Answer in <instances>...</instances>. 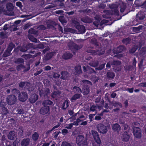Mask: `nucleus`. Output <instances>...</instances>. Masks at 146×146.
I'll return each instance as SVG.
<instances>
[{"instance_id": "37998d69", "label": "nucleus", "mask_w": 146, "mask_h": 146, "mask_svg": "<svg viewBox=\"0 0 146 146\" xmlns=\"http://www.w3.org/2000/svg\"><path fill=\"white\" fill-rule=\"evenodd\" d=\"M95 142L93 143V146H100V144L101 143V140H97V141H95Z\"/></svg>"}, {"instance_id": "6e6d98bb", "label": "nucleus", "mask_w": 146, "mask_h": 146, "mask_svg": "<svg viewBox=\"0 0 146 146\" xmlns=\"http://www.w3.org/2000/svg\"><path fill=\"white\" fill-rule=\"evenodd\" d=\"M53 76L54 78L57 79L59 78L60 75L58 73H55L54 74Z\"/></svg>"}, {"instance_id": "39448f33", "label": "nucleus", "mask_w": 146, "mask_h": 146, "mask_svg": "<svg viewBox=\"0 0 146 146\" xmlns=\"http://www.w3.org/2000/svg\"><path fill=\"white\" fill-rule=\"evenodd\" d=\"M134 136L136 138L140 139L142 136L141 131L139 127H134L133 128Z\"/></svg>"}, {"instance_id": "ea45409f", "label": "nucleus", "mask_w": 146, "mask_h": 146, "mask_svg": "<svg viewBox=\"0 0 146 146\" xmlns=\"http://www.w3.org/2000/svg\"><path fill=\"white\" fill-rule=\"evenodd\" d=\"M32 56L31 54H24L21 56V57L25 59V60L28 59L30 58Z\"/></svg>"}, {"instance_id": "c03bdc74", "label": "nucleus", "mask_w": 146, "mask_h": 146, "mask_svg": "<svg viewBox=\"0 0 146 146\" xmlns=\"http://www.w3.org/2000/svg\"><path fill=\"white\" fill-rule=\"evenodd\" d=\"M20 50L22 52H25L26 51H27L29 53H32L33 52L32 50H29L28 51L26 47L25 48H21Z\"/></svg>"}, {"instance_id": "1a4fd4ad", "label": "nucleus", "mask_w": 146, "mask_h": 146, "mask_svg": "<svg viewBox=\"0 0 146 146\" xmlns=\"http://www.w3.org/2000/svg\"><path fill=\"white\" fill-rule=\"evenodd\" d=\"M18 98L19 100L23 102H25L28 98V95L25 92L20 93Z\"/></svg>"}, {"instance_id": "0eeeda50", "label": "nucleus", "mask_w": 146, "mask_h": 146, "mask_svg": "<svg viewBox=\"0 0 146 146\" xmlns=\"http://www.w3.org/2000/svg\"><path fill=\"white\" fill-rule=\"evenodd\" d=\"M121 64V61L118 60H113L111 62V65L115 71L119 72L121 70L120 65Z\"/></svg>"}, {"instance_id": "f03ea898", "label": "nucleus", "mask_w": 146, "mask_h": 146, "mask_svg": "<svg viewBox=\"0 0 146 146\" xmlns=\"http://www.w3.org/2000/svg\"><path fill=\"white\" fill-rule=\"evenodd\" d=\"M76 142L79 146H87V139L84 136L79 135L76 138Z\"/></svg>"}, {"instance_id": "393cba45", "label": "nucleus", "mask_w": 146, "mask_h": 146, "mask_svg": "<svg viewBox=\"0 0 146 146\" xmlns=\"http://www.w3.org/2000/svg\"><path fill=\"white\" fill-rule=\"evenodd\" d=\"M72 56V54L69 52H66L63 55L62 58L64 59H68L71 58Z\"/></svg>"}, {"instance_id": "bf43d9fd", "label": "nucleus", "mask_w": 146, "mask_h": 146, "mask_svg": "<svg viewBox=\"0 0 146 146\" xmlns=\"http://www.w3.org/2000/svg\"><path fill=\"white\" fill-rule=\"evenodd\" d=\"M96 107L95 105H93L90 106V111L94 112L96 110Z\"/></svg>"}, {"instance_id": "473e14b6", "label": "nucleus", "mask_w": 146, "mask_h": 146, "mask_svg": "<svg viewBox=\"0 0 146 146\" xmlns=\"http://www.w3.org/2000/svg\"><path fill=\"white\" fill-rule=\"evenodd\" d=\"M68 103L69 102L68 101L65 100L64 102L63 103L62 105V108L63 110L66 109L69 106Z\"/></svg>"}, {"instance_id": "423d86ee", "label": "nucleus", "mask_w": 146, "mask_h": 146, "mask_svg": "<svg viewBox=\"0 0 146 146\" xmlns=\"http://www.w3.org/2000/svg\"><path fill=\"white\" fill-rule=\"evenodd\" d=\"M6 100L9 105H11L14 104L16 103L17 100V98L14 95H10L7 97Z\"/></svg>"}, {"instance_id": "20e7f679", "label": "nucleus", "mask_w": 146, "mask_h": 146, "mask_svg": "<svg viewBox=\"0 0 146 146\" xmlns=\"http://www.w3.org/2000/svg\"><path fill=\"white\" fill-rule=\"evenodd\" d=\"M110 8L111 9L110 13L112 15L117 16L119 15V13L117 10L118 5L115 4H112L109 5Z\"/></svg>"}, {"instance_id": "f3484780", "label": "nucleus", "mask_w": 146, "mask_h": 146, "mask_svg": "<svg viewBox=\"0 0 146 146\" xmlns=\"http://www.w3.org/2000/svg\"><path fill=\"white\" fill-rule=\"evenodd\" d=\"M112 128L113 131L117 132V133L119 132L121 129L120 125L118 123H115L113 124Z\"/></svg>"}, {"instance_id": "a211bd4d", "label": "nucleus", "mask_w": 146, "mask_h": 146, "mask_svg": "<svg viewBox=\"0 0 146 146\" xmlns=\"http://www.w3.org/2000/svg\"><path fill=\"white\" fill-rule=\"evenodd\" d=\"M76 28L81 33L83 34L85 32V27L83 25H78L76 26Z\"/></svg>"}, {"instance_id": "ddd939ff", "label": "nucleus", "mask_w": 146, "mask_h": 146, "mask_svg": "<svg viewBox=\"0 0 146 146\" xmlns=\"http://www.w3.org/2000/svg\"><path fill=\"white\" fill-rule=\"evenodd\" d=\"M115 76V73L110 71H108L106 76V79H108L109 80H113Z\"/></svg>"}, {"instance_id": "8fccbe9b", "label": "nucleus", "mask_w": 146, "mask_h": 146, "mask_svg": "<svg viewBox=\"0 0 146 146\" xmlns=\"http://www.w3.org/2000/svg\"><path fill=\"white\" fill-rule=\"evenodd\" d=\"M26 48L28 50H28H29L31 49L32 48H33V45L31 44H29L27 45L26 46Z\"/></svg>"}, {"instance_id": "7c9ffc66", "label": "nucleus", "mask_w": 146, "mask_h": 146, "mask_svg": "<svg viewBox=\"0 0 146 146\" xmlns=\"http://www.w3.org/2000/svg\"><path fill=\"white\" fill-rule=\"evenodd\" d=\"M73 90L74 93H80L82 92L81 88L79 87L74 86L73 88Z\"/></svg>"}, {"instance_id": "69168bd1", "label": "nucleus", "mask_w": 146, "mask_h": 146, "mask_svg": "<svg viewBox=\"0 0 146 146\" xmlns=\"http://www.w3.org/2000/svg\"><path fill=\"white\" fill-rule=\"evenodd\" d=\"M61 146H71L70 144L67 142H63Z\"/></svg>"}, {"instance_id": "58836bf2", "label": "nucleus", "mask_w": 146, "mask_h": 146, "mask_svg": "<svg viewBox=\"0 0 146 146\" xmlns=\"http://www.w3.org/2000/svg\"><path fill=\"white\" fill-rule=\"evenodd\" d=\"M11 92L14 95H15L16 96H17L18 95L19 96V94L20 93L19 90L16 88L13 89L12 90Z\"/></svg>"}, {"instance_id": "a18cd8bd", "label": "nucleus", "mask_w": 146, "mask_h": 146, "mask_svg": "<svg viewBox=\"0 0 146 146\" xmlns=\"http://www.w3.org/2000/svg\"><path fill=\"white\" fill-rule=\"evenodd\" d=\"M11 52H9L8 50L6 49V50L4 52L3 56L4 57H7L10 56Z\"/></svg>"}, {"instance_id": "c9c22d12", "label": "nucleus", "mask_w": 146, "mask_h": 146, "mask_svg": "<svg viewBox=\"0 0 146 146\" xmlns=\"http://www.w3.org/2000/svg\"><path fill=\"white\" fill-rule=\"evenodd\" d=\"M131 39L129 37H128L125 38H123L122 40V42L123 43L127 45L129 43Z\"/></svg>"}, {"instance_id": "cd10ccee", "label": "nucleus", "mask_w": 146, "mask_h": 146, "mask_svg": "<svg viewBox=\"0 0 146 146\" xmlns=\"http://www.w3.org/2000/svg\"><path fill=\"white\" fill-rule=\"evenodd\" d=\"M60 94V92L59 91H54L52 93L51 97L53 98H57Z\"/></svg>"}, {"instance_id": "338daca9", "label": "nucleus", "mask_w": 146, "mask_h": 146, "mask_svg": "<svg viewBox=\"0 0 146 146\" xmlns=\"http://www.w3.org/2000/svg\"><path fill=\"white\" fill-rule=\"evenodd\" d=\"M136 49L135 48H133L129 50V52L130 53H133L136 51Z\"/></svg>"}, {"instance_id": "c85d7f7f", "label": "nucleus", "mask_w": 146, "mask_h": 146, "mask_svg": "<svg viewBox=\"0 0 146 146\" xmlns=\"http://www.w3.org/2000/svg\"><path fill=\"white\" fill-rule=\"evenodd\" d=\"M68 72L66 71H62L61 72V78L64 80H65L68 78Z\"/></svg>"}, {"instance_id": "774afa93", "label": "nucleus", "mask_w": 146, "mask_h": 146, "mask_svg": "<svg viewBox=\"0 0 146 146\" xmlns=\"http://www.w3.org/2000/svg\"><path fill=\"white\" fill-rule=\"evenodd\" d=\"M43 69L46 71L50 70L51 69V67L50 66L48 65L44 67Z\"/></svg>"}, {"instance_id": "4be33fe9", "label": "nucleus", "mask_w": 146, "mask_h": 146, "mask_svg": "<svg viewBox=\"0 0 146 146\" xmlns=\"http://www.w3.org/2000/svg\"><path fill=\"white\" fill-rule=\"evenodd\" d=\"M7 136L8 139L11 140H13L16 137L15 132L13 131H10Z\"/></svg>"}, {"instance_id": "4c0bfd02", "label": "nucleus", "mask_w": 146, "mask_h": 146, "mask_svg": "<svg viewBox=\"0 0 146 146\" xmlns=\"http://www.w3.org/2000/svg\"><path fill=\"white\" fill-rule=\"evenodd\" d=\"M98 64V61H93L89 63V65L92 67H95L97 66Z\"/></svg>"}, {"instance_id": "79ce46f5", "label": "nucleus", "mask_w": 146, "mask_h": 146, "mask_svg": "<svg viewBox=\"0 0 146 146\" xmlns=\"http://www.w3.org/2000/svg\"><path fill=\"white\" fill-rule=\"evenodd\" d=\"M136 6L138 7H140L142 8L146 9V0L141 4L139 3H137Z\"/></svg>"}, {"instance_id": "2eb2a0df", "label": "nucleus", "mask_w": 146, "mask_h": 146, "mask_svg": "<svg viewBox=\"0 0 146 146\" xmlns=\"http://www.w3.org/2000/svg\"><path fill=\"white\" fill-rule=\"evenodd\" d=\"M145 17V13L143 11L139 12L136 15V20H143Z\"/></svg>"}, {"instance_id": "603ef678", "label": "nucleus", "mask_w": 146, "mask_h": 146, "mask_svg": "<svg viewBox=\"0 0 146 146\" xmlns=\"http://www.w3.org/2000/svg\"><path fill=\"white\" fill-rule=\"evenodd\" d=\"M106 64H102L100 65L99 67L97 68V69L99 70H101L103 69L105 67V66Z\"/></svg>"}, {"instance_id": "a878e982", "label": "nucleus", "mask_w": 146, "mask_h": 146, "mask_svg": "<svg viewBox=\"0 0 146 146\" xmlns=\"http://www.w3.org/2000/svg\"><path fill=\"white\" fill-rule=\"evenodd\" d=\"M81 20L83 22L86 23H90L92 22L91 20L88 16H86L82 18Z\"/></svg>"}, {"instance_id": "680f3d73", "label": "nucleus", "mask_w": 146, "mask_h": 146, "mask_svg": "<svg viewBox=\"0 0 146 146\" xmlns=\"http://www.w3.org/2000/svg\"><path fill=\"white\" fill-rule=\"evenodd\" d=\"M60 133V131H58L57 132H55L53 133V135L54 138H56L57 137L59 134Z\"/></svg>"}, {"instance_id": "3c124183", "label": "nucleus", "mask_w": 146, "mask_h": 146, "mask_svg": "<svg viewBox=\"0 0 146 146\" xmlns=\"http://www.w3.org/2000/svg\"><path fill=\"white\" fill-rule=\"evenodd\" d=\"M126 8V6L125 5H123L121 6V8L120 11L121 13L123 12Z\"/></svg>"}, {"instance_id": "c756f323", "label": "nucleus", "mask_w": 146, "mask_h": 146, "mask_svg": "<svg viewBox=\"0 0 146 146\" xmlns=\"http://www.w3.org/2000/svg\"><path fill=\"white\" fill-rule=\"evenodd\" d=\"M52 104L53 102L49 100H45L42 102V105L43 106H47V105H50Z\"/></svg>"}, {"instance_id": "e2e57ef3", "label": "nucleus", "mask_w": 146, "mask_h": 146, "mask_svg": "<svg viewBox=\"0 0 146 146\" xmlns=\"http://www.w3.org/2000/svg\"><path fill=\"white\" fill-rule=\"evenodd\" d=\"M68 133V131L66 129H63L62 130V133L63 135H65Z\"/></svg>"}, {"instance_id": "bb28decb", "label": "nucleus", "mask_w": 146, "mask_h": 146, "mask_svg": "<svg viewBox=\"0 0 146 146\" xmlns=\"http://www.w3.org/2000/svg\"><path fill=\"white\" fill-rule=\"evenodd\" d=\"M81 96L80 94L76 93L71 98V101L73 102L74 101L80 98Z\"/></svg>"}, {"instance_id": "f704fd0d", "label": "nucleus", "mask_w": 146, "mask_h": 146, "mask_svg": "<svg viewBox=\"0 0 146 146\" xmlns=\"http://www.w3.org/2000/svg\"><path fill=\"white\" fill-rule=\"evenodd\" d=\"M87 52L88 53H90L91 54L94 55L98 54V50L89 49L87 50Z\"/></svg>"}, {"instance_id": "5fc2aeb1", "label": "nucleus", "mask_w": 146, "mask_h": 146, "mask_svg": "<svg viewBox=\"0 0 146 146\" xmlns=\"http://www.w3.org/2000/svg\"><path fill=\"white\" fill-rule=\"evenodd\" d=\"M123 129L125 130H128L129 131L130 129V128L129 125H128L127 124H125L123 125Z\"/></svg>"}, {"instance_id": "4468645a", "label": "nucleus", "mask_w": 146, "mask_h": 146, "mask_svg": "<svg viewBox=\"0 0 146 146\" xmlns=\"http://www.w3.org/2000/svg\"><path fill=\"white\" fill-rule=\"evenodd\" d=\"M83 68L84 71L88 74H91L92 73L96 72L95 70L94 69L89 66H84Z\"/></svg>"}, {"instance_id": "6e6552de", "label": "nucleus", "mask_w": 146, "mask_h": 146, "mask_svg": "<svg viewBox=\"0 0 146 146\" xmlns=\"http://www.w3.org/2000/svg\"><path fill=\"white\" fill-rule=\"evenodd\" d=\"M50 94V90L48 88H46L45 90H41L39 91V94L40 97L48 98Z\"/></svg>"}, {"instance_id": "de8ad7c7", "label": "nucleus", "mask_w": 146, "mask_h": 146, "mask_svg": "<svg viewBox=\"0 0 146 146\" xmlns=\"http://www.w3.org/2000/svg\"><path fill=\"white\" fill-rule=\"evenodd\" d=\"M73 48L76 50H78L79 49H80L82 47V46L79 45H78L77 44H75V43H74L73 44Z\"/></svg>"}, {"instance_id": "052dcab7", "label": "nucleus", "mask_w": 146, "mask_h": 146, "mask_svg": "<svg viewBox=\"0 0 146 146\" xmlns=\"http://www.w3.org/2000/svg\"><path fill=\"white\" fill-rule=\"evenodd\" d=\"M44 48V45L40 43L38 44L37 47V48H39V49H43Z\"/></svg>"}, {"instance_id": "a19ab883", "label": "nucleus", "mask_w": 146, "mask_h": 146, "mask_svg": "<svg viewBox=\"0 0 146 146\" xmlns=\"http://www.w3.org/2000/svg\"><path fill=\"white\" fill-rule=\"evenodd\" d=\"M2 113L4 115H6L9 113V111L7 108L3 106L2 108Z\"/></svg>"}, {"instance_id": "864d4df0", "label": "nucleus", "mask_w": 146, "mask_h": 146, "mask_svg": "<svg viewBox=\"0 0 146 146\" xmlns=\"http://www.w3.org/2000/svg\"><path fill=\"white\" fill-rule=\"evenodd\" d=\"M52 56L51 53L47 54L45 57L46 59L47 60H49L52 58Z\"/></svg>"}, {"instance_id": "7ed1b4c3", "label": "nucleus", "mask_w": 146, "mask_h": 146, "mask_svg": "<svg viewBox=\"0 0 146 146\" xmlns=\"http://www.w3.org/2000/svg\"><path fill=\"white\" fill-rule=\"evenodd\" d=\"M98 131L100 133L103 134H106L108 131L107 127L102 123H99L96 126Z\"/></svg>"}, {"instance_id": "e433bc0d", "label": "nucleus", "mask_w": 146, "mask_h": 146, "mask_svg": "<svg viewBox=\"0 0 146 146\" xmlns=\"http://www.w3.org/2000/svg\"><path fill=\"white\" fill-rule=\"evenodd\" d=\"M25 68L24 64H20L17 65L16 67V69L18 71H20L22 69Z\"/></svg>"}, {"instance_id": "9d476101", "label": "nucleus", "mask_w": 146, "mask_h": 146, "mask_svg": "<svg viewBox=\"0 0 146 146\" xmlns=\"http://www.w3.org/2000/svg\"><path fill=\"white\" fill-rule=\"evenodd\" d=\"M130 136L128 134L127 131H125L122 134L121 138L122 141L124 142H127L129 141Z\"/></svg>"}, {"instance_id": "72a5a7b5", "label": "nucleus", "mask_w": 146, "mask_h": 146, "mask_svg": "<svg viewBox=\"0 0 146 146\" xmlns=\"http://www.w3.org/2000/svg\"><path fill=\"white\" fill-rule=\"evenodd\" d=\"M15 46L14 44L12 42H11L8 45V47L7 49L8 50L9 52H11L12 49Z\"/></svg>"}, {"instance_id": "49530a36", "label": "nucleus", "mask_w": 146, "mask_h": 146, "mask_svg": "<svg viewBox=\"0 0 146 146\" xmlns=\"http://www.w3.org/2000/svg\"><path fill=\"white\" fill-rule=\"evenodd\" d=\"M27 82H22L21 81L19 84V85L20 87L21 88H23L25 84L26 83H28Z\"/></svg>"}, {"instance_id": "aec40b11", "label": "nucleus", "mask_w": 146, "mask_h": 146, "mask_svg": "<svg viewBox=\"0 0 146 146\" xmlns=\"http://www.w3.org/2000/svg\"><path fill=\"white\" fill-rule=\"evenodd\" d=\"M91 132L92 135L95 141H97L98 140H101L98 133L97 131H95L92 130Z\"/></svg>"}, {"instance_id": "9b49d317", "label": "nucleus", "mask_w": 146, "mask_h": 146, "mask_svg": "<svg viewBox=\"0 0 146 146\" xmlns=\"http://www.w3.org/2000/svg\"><path fill=\"white\" fill-rule=\"evenodd\" d=\"M50 108L48 106H44L40 109V113L42 115L47 114L50 110Z\"/></svg>"}, {"instance_id": "6ab92c4d", "label": "nucleus", "mask_w": 146, "mask_h": 146, "mask_svg": "<svg viewBox=\"0 0 146 146\" xmlns=\"http://www.w3.org/2000/svg\"><path fill=\"white\" fill-rule=\"evenodd\" d=\"M25 60L22 58H17L14 60V62L16 64H24Z\"/></svg>"}, {"instance_id": "f257e3e1", "label": "nucleus", "mask_w": 146, "mask_h": 146, "mask_svg": "<svg viewBox=\"0 0 146 146\" xmlns=\"http://www.w3.org/2000/svg\"><path fill=\"white\" fill-rule=\"evenodd\" d=\"M82 82L83 85V95H86L89 94L90 91L89 85H91L92 83L90 81L86 80H83Z\"/></svg>"}, {"instance_id": "f8f14e48", "label": "nucleus", "mask_w": 146, "mask_h": 146, "mask_svg": "<svg viewBox=\"0 0 146 146\" xmlns=\"http://www.w3.org/2000/svg\"><path fill=\"white\" fill-rule=\"evenodd\" d=\"M124 50V47L123 46L120 45L116 48L113 49V51L114 54H115L121 52Z\"/></svg>"}, {"instance_id": "5701e85b", "label": "nucleus", "mask_w": 146, "mask_h": 146, "mask_svg": "<svg viewBox=\"0 0 146 146\" xmlns=\"http://www.w3.org/2000/svg\"><path fill=\"white\" fill-rule=\"evenodd\" d=\"M38 99V96L37 94H35L30 98L29 100L31 103H35Z\"/></svg>"}, {"instance_id": "4d7b16f0", "label": "nucleus", "mask_w": 146, "mask_h": 146, "mask_svg": "<svg viewBox=\"0 0 146 146\" xmlns=\"http://www.w3.org/2000/svg\"><path fill=\"white\" fill-rule=\"evenodd\" d=\"M132 68V66H127L124 67L125 70L126 71H130Z\"/></svg>"}, {"instance_id": "dca6fc26", "label": "nucleus", "mask_w": 146, "mask_h": 146, "mask_svg": "<svg viewBox=\"0 0 146 146\" xmlns=\"http://www.w3.org/2000/svg\"><path fill=\"white\" fill-rule=\"evenodd\" d=\"M74 74L75 75L78 76L82 73L81 66L80 65L78 64L74 67Z\"/></svg>"}, {"instance_id": "412c9836", "label": "nucleus", "mask_w": 146, "mask_h": 146, "mask_svg": "<svg viewBox=\"0 0 146 146\" xmlns=\"http://www.w3.org/2000/svg\"><path fill=\"white\" fill-rule=\"evenodd\" d=\"M6 8L7 9V12L8 13L10 12H12L13 9V5L12 3H9L7 4L6 5Z\"/></svg>"}, {"instance_id": "2f4dec72", "label": "nucleus", "mask_w": 146, "mask_h": 146, "mask_svg": "<svg viewBox=\"0 0 146 146\" xmlns=\"http://www.w3.org/2000/svg\"><path fill=\"white\" fill-rule=\"evenodd\" d=\"M39 135L37 132H35L32 135V138L34 141H36L38 139Z\"/></svg>"}, {"instance_id": "b1692460", "label": "nucleus", "mask_w": 146, "mask_h": 146, "mask_svg": "<svg viewBox=\"0 0 146 146\" xmlns=\"http://www.w3.org/2000/svg\"><path fill=\"white\" fill-rule=\"evenodd\" d=\"M30 139L29 138L24 139L22 140L21 144L22 146H27L29 143Z\"/></svg>"}, {"instance_id": "0e129e2a", "label": "nucleus", "mask_w": 146, "mask_h": 146, "mask_svg": "<svg viewBox=\"0 0 146 146\" xmlns=\"http://www.w3.org/2000/svg\"><path fill=\"white\" fill-rule=\"evenodd\" d=\"M138 86L139 87H146V82L139 83L138 85Z\"/></svg>"}, {"instance_id": "13d9d810", "label": "nucleus", "mask_w": 146, "mask_h": 146, "mask_svg": "<svg viewBox=\"0 0 146 146\" xmlns=\"http://www.w3.org/2000/svg\"><path fill=\"white\" fill-rule=\"evenodd\" d=\"M115 106L116 107L119 106L121 108L122 107V105L121 103L119 102H116L114 104Z\"/></svg>"}, {"instance_id": "09e8293b", "label": "nucleus", "mask_w": 146, "mask_h": 146, "mask_svg": "<svg viewBox=\"0 0 146 146\" xmlns=\"http://www.w3.org/2000/svg\"><path fill=\"white\" fill-rule=\"evenodd\" d=\"M140 53L142 54H146V47H143L141 49Z\"/></svg>"}]
</instances>
